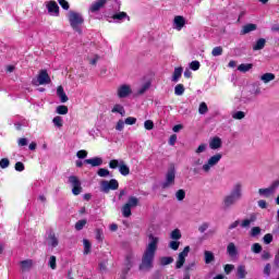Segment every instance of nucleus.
I'll return each mask as SVG.
<instances>
[{"mask_svg": "<svg viewBox=\"0 0 279 279\" xmlns=\"http://www.w3.org/2000/svg\"><path fill=\"white\" fill-rule=\"evenodd\" d=\"M160 240L154 234L148 235V244L142 257V264L140 265V269L142 271H149L151 267H154V258L156 256V251L158 250V242Z\"/></svg>", "mask_w": 279, "mask_h": 279, "instance_id": "obj_1", "label": "nucleus"}, {"mask_svg": "<svg viewBox=\"0 0 279 279\" xmlns=\"http://www.w3.org/2000/svg\"><path fill=\"white\" fill-rule=\"evenodd\" d=\"M243 197V184L238 182L233 185L232 191L229 195L225 196L223 198V206L225 208H232L236 202H240Z\"/></svg>", "mask_w": 279, "mask_h": 279, "instance_id": "obj_2", "label": "nucleus"}, {"mask_svg": "<svg viewBox=\"0 0 279 279\" xmlns=\"http://www.w3.org/2000/svg\"><path fill=\"white\" fill-rule=\"evenodd\" d=\"M221 158H223L221 153L210 156L201 168H194L193 173H210L221 162Z\"/></svg>", "mask_w": 279, "mask_h": 279, "instance_id": "obj_3", "label": "nucleus"}, {"mask_svg": "<svg viewBox=\"0 0 279 279\" xmlns=\"http://www.w3.org/2000/svg\"><path fill=\"white\" fill-rule=\"evenodd\" d=\"M68 19L72 29H74V32H77V34H82V25H84V16H82V13L70 11L68 14Z\"/></svg>", "mask_w": 279, "mask_h": 279, "instance_id": "obj_4", "label": "nucleus"}, {"mask_svg": "<svg viewBox=\"0 0 279 279\" xmlns=\"http://www.w3.org/2000/svg\"><path fill=\"white\" fill-rule=\"evenodd\" d=\"M109 167L111 169H119V173L121 175H130V167H128V163L123 159H112L109 161Z\"/></svg>", "mask_w": 279, "mask_h": 279, "instance_id": "obj_5", "label": "nucleus"}, {"mask_svg": "<svg viewBox=\"0 0 279 279\" xmlns=\"http://www.w3.org/2000/svg\"><path fill=\"white\" fill-rule=\"evenodd\" d=\"M278 187H279V180H276L270 184V186L259 189L258 195H260V197H274V195H276V193L278 192Z\"/></svg>", "mask_w": 279, "mask_h": 279, "instance_id": "obj_6", "label": "nucleus"}, {"mask_svg": "<svg viewBox=\"0 0 279 279\" xmlns=\"http://www.w3.org/2000/svg\"><path fill=\"white\" fill-rule=\"evenodd\" d=\"M34 86H45V84H51V77L47 70H41L36 78L33 80Z\"/></svg>", "mask_w": 279, "mask_h": 279, "instance_id": "obj_7", "label": "nucleus"}, {"mask_svg": "<svg viewBox=\"0 0 279 279\" xmlns=\"http://www.w3.org/2000/svg\"><path fill=\"white\" fill-rule=\"evenodd\" d=\"M116 95L118 99H128L132 95V85L121 84L117 87Z\"/></svg>", "mask_w": 279, "mask_h": 279, "instance_id": "obj_8", "label": "nucleus"}, {"mask_svg": "<svg viewBox=\"0 0 279 279\" xmlns=\"http://www.w3.org/2000/svg\"><path fill=\"white\" fill-rule=\"evenodd\" d=\"M117 189H119V181L117 179L100 182V191L102 193H110V191H117Z\"/></svg>", "mask_w": 279, "mask_h": 279, "instance_id": "obj_9", "label": "nucleus"}, {"mask_svg": "<svg viewBox=\"0 0 279 279\" xmlns=\"http://www.w3.org/2000/svg\"><path fill=\"white\" fill-rule=\"evenodd\" d=\"M175 184V168H170L166 173V180L161 183L162 189H170Z\"/></svg>", "mask_w": 279, "mask_h": 279, "instance_id": "obj_10", "label": "nucleus"}, {"mask_svg": "<svg viewBox=\"0 0 279 279\" xmlns=\"http://www.w3.org/2000/svg\"><path fill=\"white\" fill-rule=\"evenodd\" d=\"M191 252V246H185L181 253H179L177 262H175V269H182L184 264L186 263V257Z\"/></svg>", "mask_w": 279, "mask_h": 279, "instance_id": "obj_11", "label": "nucleus"}, {"mask_svg": "<svg viewBox=\"0 0 279 279\" xmlns=\"http://www.w3.org/2000/svg\"><path fill=\"white\" fill-rule=\"evenodd\" d=\"M68 182L72 186L73 195H80V193H82V182H80V179L76 175L69 177Z\"/></svg>", "mask_w": 279, "mask_h": 279, "instance_id": "obj_12", "label": "nucleus"}, {"mask_svg": "<svg viewBox=\"0 0 279 279\" xmlns=\"http://www.w3.org/2000/svg\"><path fill=\"white\" fill-rule=\"evenodd\" d=\"M47 10L50 16H60V7H58V2L49 1L47 3Z\"/></svg>", "mask_w": 279, "mask_h": 279, "instance_id": "obj_13", "label": "nucleus"}, {"mask_svg": "<svg viewBox=\"0 0 279 279\" xmlns=\"http://www.w3.org/2000/svg\"><path fill=\"white\" fill-rule=\"evenodd\" d=\"M106 3H108V0H96L89 5L88 12H92V14H95L99 12V10H101V8L106 5Z\"/></svg>", "mask_w": 279, "mask_h": 279, "instance_id": "obj_14", "label": "nucleus"}, {"mask_svg": "<svg viewBox=\"0 0 279 279\" xmlns=\"http://www.w3.org/2000/svg\"><path fill=\"white\" fill-rule=\"evenodd\" d=\"M223 145V142L221 141V137L214 136L209 138V148L213 150L221 149Z\"/></svg>", "mask_w": 279, "mask_h": 279, "instance_id": "obj_15", "label": "nucleus"}, {"mask_svg": "<svg viewBox=\"0 0 279 279\" xmlns=\"http://www.w3.org/2000/svg\"><path fill=\"white\" fill-rule=\"evenodd\" d=\"M151 88V81L144 82L135 92V97H141L145 95L147 90Z\"/></svg>", "mask_w": 279, "mask_h": 279, "instance_id": "obj_16", "label": "nucleus"}, {"mask_svg": "<svg viewBox=\"0 0 279 279\" xmlns=\"http://www.w3.org/2000/svg\"><path fill=\"white\" fill-rule=\"evenodd\" d=\"M173 25L174 29H177L178 32H182V28L184 27V25H186V20L182 15H177L174 16Z\"/></svg>", "mask_w": 279, "mask_h": 279, "instance_id": "obj_17", "label": "nucleus"}, {"mask_svg": "<svg viewBox=\"0 0 279 279\" xmlns=\"http://www.w3.org/2000/svg\"><path fill=\"white\" fill-rule=\"evenodd\" d=\"M134 260H135V257H134V253H129L125 257V262H124V265H125V274H128L132 267L134 266Z\"/></svg>", "mask_w": 279, "mask_h": 279, "instance_id": "obj_18", "label": "nucleus"}, {"mask_svg": "<svg viewBox=\"0 0 279 279\" xmlns=\"http://www.w3.org/2000/svg\"><path fill=\"white\" fill-rule=\"evenodd\" d=\"M85 165H90L92 167H101L104 165V159L101 157H94L84 160Z\"/></svg>", "mask_w": 279, "mask_h": 279, "instance_id": "obj_19", "label": "nucleus"}, {"mask_svg": "<svg viewBox=\"0 0 279 279\" xmlns=\"http://www.w3.org/2000/svg\"><path fill=\"white\" fill-rule=\"evenodd\" d=\"M57 96L59 97L61 104H66V101H69V96H66V93H64V87L62 86L57 88Z\"/></svg>", "mask_w": 279, "mask_h": 279, "instance_id": "obj_20", "label": "nucleus"}, {"mask_svg": "<svg viewBox=\"0 0 279 279\" xmlns=\"http://www.w3.org/2000/svg\"><path fill=\"white\" fill-rule=\"evenodd\" d=\"M236 277L239 279L247 278V268L245 267V265H239L236 267Z\"/></svg>", "mask_w": 279, "mask_h": 279, "instance_id": "obj_21", "label": "nucleus"}, {"mask_svg": "<svg viewBox=\"0 0 279 279\" xmlns=\"http://www.w3.org/2000/svg\"><path fill=\"white\" fill-rule=\"evenodd\" d=\"M260 82L263 84H269V82H274L276 80V74L274 73H264L259 76Z\"/></svg>", "mask_w": 279, "mask_h": 279, "instance_id": "obj_22", "label": "nucleus"}, {"mask_svg": "<svg viewBox=\"0 0 279 279\" xmlns=\"http://www.w3.org/2000/svg\"><path fill=\"white\" fill-rule=\"evenodd\" d=\"M112 114H121L122 117L125 114V107L121 104H116L111 108Z\"/></svg>", "mask_w": 279, "mask_h": 279, "instance_id": "obj_23", "label": "nucleus"}, {"mask_svg": "<svg viewBox=\"0 0 279 279\" xmlns=\"http://www.w3.org/2000/svg\"><path fill=\"white\" fill-rule=\"evenodd\" d=\"M227 253L229 254V256H231V258H234V256H236V254H239V251L236 250V245H234V242H230L228 244Z\"/></svg>", "mask_w": 279, "mask_h": 279, "instance_id": "obj_24", "label": "nucleus"}, {"mask_svg": "<svg viewBox=\"0 0 279 279\" xmlns=\"http://www.w3.org/2000/svg\"><path fill=\"white\" fill-rule=\"evenodd\" d=\"M254 221H256V215H251L250 218L242 220L240 226L241 228H250Z\"/></svg>", "mask_w": 279, "mask_h": 279, "instance_id": "obj_25", "label": "nucleus"}, {"mask_svg": "<svg viewBox=\"0 0 279 279\" xmlns=\"http://www.w3.org/2000/svg\"><path fill=\"white\" fill-rule=\"evenodd\" d=\"M184 69L182 66L175 68L172 74V82L177 83L180 82V77H182Z\"/></svg>", "mask_w": 279, "mask_h": 279, "instance_id": "obj_26", "label": "nucleus"}, {"mask_svg": "<svg viewBox=\"0 0 279 279\" xmlns=\"http://www.w3.org/2000/svg\"><path fill=\"white\" fill-rule=\"evenodd\" d=\"M266 43L267 40H265V38H259L253 46V51H260V49H265Z\"/></svg>", "mask_w": 279, "mask_h": 279, "instance_id": "obj_27", "label": "nucleus"}, {"mask_svg": "<svg viewBox=\"0 0 279 279\" xmlns=\"http://www.w3.org/2000/svg\"><path fill=\"white\" fill-rule=\"evenodd\" d=\"M250 32H256V24H246L242 27L241 34H250Z\"/></svg>", "mask_w": 279, "mask_h": 279, "instance_id": "obj_28", "label": "nucleus"}, {"mask_svg": "<svg viewBox=\"0 0 279 279\" xmlns=\"http://www.w3.org/2000/svg\"><path fill=\"white\" fill-rule=\"evenodd\" d=\"M254 64L252 63H242L238 66V71H240V73H247V71H252Z\"/></svg>", "mask_w": 279, "mask_h": 279, "instance_id": "obj_29", "label": "nucleus"}, {"mask_svg": "<svg viewBox=\"0 0 279 279\" xmlns=\"http://www.w3.org/2000/svg\"><path fill=\"white\" fill-rule=\"evenodd\" d=\"M112 19H113V21H117V22L124 21V19H128V21H130V17H129L128 13H125V12L116 13V14H113Z\"/></svg>", "mask_w": 279, "mask_h": 279, "instance_id": "obj_30", "label": "nucleus"}, {"mask_svg": "<svg viewBox=\"0 0 279 279\" xmlns=\"http://www.w3.org/2000/svg\"><path fill=\"white\" fill-rule=\"evenodd\" d=\"M204 256H205L206 265H210V263H213V260H215V254H213V252H210V251H205Z\"/></svg>", "mask_w": 279, "mask_h": 279, "instance_id": "obj_31", "label": "nucleus"}, {"mask_svg": "<svg viewBox=\"0 0 279 279\" xmlns=\"http://www.w3.org/2000/svg\"><path fill=\"white\" fill-rule=\"evenodd\" d=\"M100 59H101V57H99V54H89L87 57V60H88L89 64H92V66H96L97 62H99Z\"/></svg>", "mask_w": 279, "mask_h": 279, "instance_id": "obj_32", "label": "nucleus"}, {"mask_svg": "<svg viewBox=\"0 0 279 279\" xmlns=\"http://www.w3.org/2000/svg\"><path fill=\"white\" fill-rule=\"evenodd\" d=\"M33 265H34V262L32 259H26L21 262V267L23 271H28V269H32Z\"/></svg>", "mask_w": 279, "mask_h": 279, "instance_id": "obj_33", "label": "nucleus"}, {"mask_svg": "<svg viewBox=\"0 0 279 279\" xmlns=\"http://www.w3.org/2000/svg\"><path fill=\"white\" fill-rule=\"evenodd\" d=\"M52 123L54 125V128H62L64 125V120L62 119V117L60 116H56L53 119H52Z\"/></svg>", "mask_w": 279, "mask_h": 279, "instance_id": "obj_34", "label": "nucleus"}, {"mask_svg": "<svg viewBox=\"0 0 279 279\" xmlns=\"http://www.w3.org/2000/svg\"><path fill=\"white\" fill-rule=\"evenodd\" d=\"M184 85L183 84H178L174 87V95H177V97H182V95H184Z\"/></svg>", "mask_w": 279, "mask_h": 279, "instance_id": "obj_35", "label": "nucleus"}, {"mask_svg": "<svg viewBox=\"0 0 279 279\" xmlns=\"http://www.w3.org/2000/svg\"><path fill=\"white\" fill-rule=\"evenodd\" d=\"M126 206H129L131 208H136V206H138V198H136V196L129 197Z\"/></svg>", "mask_w": 279, "mask_h": 279, "instance_id": "obj_36", "label": "nucleus"}, {"mask_svg": "<svg viewBox=\"0 0 279 279\" xmlns=\"http://www.w3.org/2000/svg\"><path fill=\"white\" fill-rule=\"evenodd\" d=\"M170 239H172L173 241H180V239H182V233L180 232V229H174L170 233Z\"/></svg>", "mask_w": 279, "mask_h": 279, "instance_id": "obj_37", "label": "nucleus"}, {"mask_svg": "<svg viewBox=\"0 0 279 279\" xmlns=\"http://www.w3.org/2000/svg\"><path fill=\"white\" fill-rule=\"evenodd\" d=\"M57 114H69V107L60 105L56 108Z\"/></svg>", "mask_w": 279, "mask_h": 279, "instance_id": "obj_38", "label": "nucleus"}, {"mask_svg": "<svg viewBox=\"0 0 279 279\" xmlns=\"http://www.w3.org/2000/svg\"><path fill=\"white\" fill-rule=\"evenodd\" d=\"M122 215H123V217H131L132 216V207H129L128 204H124L122 207Z\"/></svg>", "mask_w": 279, "mask_h": 279, "instance_id": "obj_39", "label": "nucleus"}, {"mask_svg": "<svg viewBox=\"0 0 279 279\" xmlns=\"http://www.w3.org/2000/svg\"><path fill=\"white\" fill-rule=\"evenodd\" d=\"M48 266L50 267V269H57L58 265H57V258L54 255H51L49 257V260H48Z\"/></svg>", "mask_w": 279, "mask_h": 279, "instance_id": "obj_40", "label": "nucleus"}, {"mask_svg": "<svg viewBox=\"0 0 279 279\" xmlns=\"http://www.w3.org/2000/svg\"><path fill=\"white\" fill-rule=\"evenodd\" d=\"M186 197V192L184 190H179L175 193V198L178 202H184V198Z\"/></svg>", "mask_w": 279, "mask_h": 279, "instance_id": "obj_41", "label": "nucleus"}, {"mask_svg": "<svg viewBox=\"0 0 279 279\" xmlns=\"http://www.w3.org/2000/svg\"><path fill=\"white\" fill-rule=\"evenodd\" d=\"M97 175H99V178H108V175H110V170L106 168H100L97 171Z\"/></svg>", "mask_w": 279, "mask_h": 279, "instance_id": "obj_42", "label": "nucleus"}, {"mask_svg": "<svg viewBox=\"0 0 279 279\" xmlns=\"http://www.w3.org/2000/svg\"><path fill=\"white\" fill-rule=\"evenodd\" d=\"M232 119H235L236 121H241V119H245V112L235 111L232 113Z\"/></svg>", "mask_w": 279, "mask_h": 279, "instance_id": "obj_43", "label": "nucleus"}, {"mask_svg": "<svg viewBox=\"0 0 279 279\" xmlns=\"http://www.w3.org/2000/svg\"><path fill=\"white\" fill-rule=\"evenodd\" d=\"M251 250L253 254H260V252H263V246L259 243H254Z\"/></svg>", "mask_w": 279, "mask_h": 279, "instance_id": "obj_44", "label": "nucleus"}, {"mask_svg": "<svg viewBox=\"0 0 279 279\" xmlns=\"http://www.w3.org/2000/svg\"><path fill=\"white\" fill-rule=\"evenodd\" d=\"M83 245H84L83 254L88 255V253L90 252V241H88L87 239H84Z\"/></svg>", "mask_w": 279, "mask_h": 279, "instance_id": "obj_45", "label": "nucleus"}, {"mask_svg": "<svg viewBox=\"0 0 279 279\" xmlns=\"http://www.w3.org/2000/svg\"><path fill=\"white\" fill-rule=\"evenodd\" d=\"M171 263H173V257H161L160 258V265L162 267H165L167 265H171Z\"/></svg>", "mask_w": 279, "mask_h": 279, "instance_id": "obj_46", "label": "nucleus"}, {"mask_svg": "<svg viewBox=\"0 0 279 279\" xmlns=\"http://www.w3.org/2000/svg\"><path fill=\"white\" fill-rule=\"evenodd\" d=\"M223 53V48H221V46L215 47L211 51V56H214V58H217L218 56H221Z\"/></svg>", "mask_w": 279, "mask_h": 279, "instance_id": "obj_47", "label": "nucleus"}, {"mask_svg": "<svg viewBox=\"0 0 279 279\" xmlns=\"http://www.w3.org/2000/svg\"><path fill=\"white\" fill-rule=\"evenodd\" d=\"M58 239L56 235H50L49 238V242H48V245H50V247H58Z\"/></svg>", "mask_w": 279, "mask_h": 279, "instance_id": "obj_48", "label": "nucleus"}, {"mask_svg": "<svg viewBox=\"0 0 279 279\" xmlns=\"http://www.w3.org/2000/svg\"><path fill=\"white\" fill-rule=\"evenodd\" d=\"M202 66V64L199 63V61L195 60V61H192L190 63V69L191 71H199V68Z\"/></svg>", "mask_w": 279, "mask_h": 279, "instance_id": "obj_49", "label": "nucleus"}, {"mask_svg": "<svg viewBox=\"0 0 279 279\" xmlns=\"http://www.w3.org/2000/svg\"><path fill=\"white\" fill-rule=\"evenodd\" d=\"M86 223H87L86 219L78 220V221L75 223V230H77V231L84 230V226H86Z\"/></svg>", "mask_w": 279, "mask_h": 279, "instance_id": "obj_50", "label": "nucleus"}, {"mask_svg": "<svg viewBox=\"0 0 279 279\" xmlns=\"http://www.w3.org/2000/svg\"><path fill=\"white\" fill-rule=\"evenodd\" d=\"M198 112L201 114H206V112H208V105H206V102H201L198 107Z\"/></svg>", "mask_w": 279, "mask_h": 279, "instance_id": "obj_51", "label": "nucleus"}, {"mask_svg": "<svg viewBox=\"0 0 279 279\" xmlns=\"http://www.w3.org/2000/svg\"><path fill=\"white\" fill-rule=\"evenodd\" d=\"M206 149H208V145L206 144H201L196 149H195V154L199 155V154H204L206 151Z\"/></svg>", "mask_w": 279, "mask_h": 279, "instance_id": "obj_52", "label": "nucleus"}, {"mask_svg": "<svg viewBox=\"0 0 279 279\" xmlns=\"http://www.w3.org/2000/svg\"><path fill=\"white\" fill-rule=\"evenodd\" d=\"M124 128H125V121L119 120L116 124L117 132H123Z\"/></svg>", "mask_w": 279, "mask_h": 279, "instance_id": "obj_53", "label": "nucleus"}, {"mask_svg": "<svg viewBox=\"0 0 279 279\" xmlns=\"http://www.w3.org/2000/svg\"><path fill=\"white\" fill-rule=\"evenodd\" d=\"M169 248L173 250L174 252H178V250L180 248V242L179 241H171L169 243Z\"/></svg>", "mask_w": 279, "mask_h": 279, "instance_id": "obj_54", "label": "nucleus"}, {"mask_svg": "<svg viewBox=\"0 0 279 279\" xmlns=\"http://www.w3.org/2000/svg\"><path fill=\"white\" fill-rule=\"evenodd\" d=\"M8 167H10V159L8 158H2L0 160V168L1 169H8Z\"/></svg>", "mask_w": 279, "mask_h": 279, "instance_id": "obj_55", "label": "nucleus"}, {"mask_svg": "<svg viewBox=\"0 0 279 279\" xmlns=\"http://www.w3.org/2000/svg\"><path fill=\"white\" fill-rule=\"evenodd\" d=\"M204 165V161L202 158H197L193 161L194 169H202V166Z\"/></svg>", "mask_w": 279, "mask_h": 279, "instance_id": "obj_56", "label": "nucleus"}, {"mask_svg": "<svg viewBox=\"0 0 279 279\" xmlns=\"http://www.w3.org/2000/svg\"><path fill=\"white\" fill-rule=\"evenodd\" d=\"M263 241L266 245H269V243L274 241V235H271V233L265 234Z\"/></svg>", "mask_w": 279, "mask_h": 279, "instance_id": "obj_57", "label": "nucleus"}, {"mask_svg": "<svg viewBox=\"0 0 279 279\" xmlns=\"http://www.w3.org/2000/svg\"><path fill=\"white\" fill-rule=\"evenodd\" d=\"M144 128H145V130H154V121H151V120H146L145 122H144Z\"/></svg>", "mask_w": 279, "mask_h": 279, "instance_id": "obj_58", "label": "nucleus"}, {"mask_svg": "<svg viewBox=\"0 0 279 279\" xmlns=\"http://www.w3.org/2000/svg\"><path fill=\"white\" fill-rule=\"evenodd\" d=\"M260 234V227H253L251 229V236H258Z\"/></svg>", "mask_w": 279, "mask_h": 279, "instance_id": "obj_59", "label": "nucleus"}, {"mask_svg": "<svg viewBox=\"0 0 279 279\" xmlns=\"http://www.w3.org/2000/svg\"><path fill=\"white\" fill-rule=\"evenodd\" d=\"M124 123H125L126 125H135V123H136V118H134V117H129V118H126V119L124 120Z\"/></svg>", "mask_w": 279, "mask_h": 279, "instance_id": "obj_60", "label": "nucleus"}, {"mask_svg": "<svg viewBox=\"0 0 279 279\" xmlns=\"http://www.w3.org/2000/svg\"><path fill=\"white\" fill-rule=\"evenodd\" d=\"M59 5H61V8L63 10H69L70 5L69 2L66 0H58Z\"/></svg>", "mask_w": 279, "mask_h": 279, "instance_id": "obj_61", "label": "nucleus"}, {"mask_svg": "<svg viewBox=\"0 0 279 279\" xmlns=\"http://www.w3.org/2000/svg\"><path fill=\"white\" fill-rule=\"evenodd\" d=\"M15 171H25V165H23V162H21V161H17L16 163H15Z\"/></svg>", "mask_w": 279, "mask_h": 279, "instance_id": "obj_62", "label": "nucleus"}, {"mask_svg": "<svg viewBox=\"0 0 279 279\" xmlns=\"http://www.w3.org/2000/svg\"><path fill=\"white\" fill-rule=\"evenodd\" d=\"M233 269H234V265H232V264H227V265L225 266V274H227V276H228V275H230V272H231Z\"/></svg>", "mask_w": 279, "mask_h": 279, "instance_id": "obj_63", "label": "nucleus"}, {"mask_svg": "<svg viewBox=\"0 0 279 279\" xmlns=\"http://www.w3.org/2000/svg\"><path fill=\"white\" fill-rule=\"evenodd\" d=\"M76 156H77L80 159H84V158H86V157L88 156V151H86V150H78V151L76 153Z\"/></svg>", "mask_w": 279, "mask_h": 279, "instance_id": "obj_64", "label": "nucleus"}]
</instances>
